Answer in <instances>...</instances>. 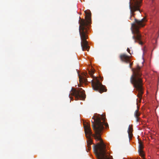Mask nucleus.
Returning <instances> with one entry per match:
<instances>
[{
  "label": "nucleus",
  "mask_w": 159,
  "mask_h": 159,
  "mask_svg": "<svg viewBox=\"0 0 159 159\" xmlns=\"http://www.w3.org/2000/svg\"><path fill=\"white\" fill-rule=\"evenodd\" d=\"M86 20L81 19L80 17L79 20L80 25L79 27V33L81 40V45L83 51L86 50L89 51L90 47L88 45V42L86 39L88 38L87 29L88 25L91 22V13L89 10L85 11Z\"/></svg>",
  "instance_id": "1"
},
{
  "label": "nucleus",
  "mask_w": 159,
  "mask_h": 159,
  "mask_svg": "<svg viewBox=\"0 0 159 159\" xmlns=\"http://www.w3.org/2000/svg\"><path fill=\"white\" fill-rule=\"evenodd\" d=\"M132 71L133 74L130 78V82L133 84L134 87L136 89V91L138 92L137 96L139 99V102H141L143 92L140 67L138 66L136 69H132Z\"/></svg>",
  "instance_id": "2"
},
{
  "label": "nucleus",
  "mask_w": 159,
  "mask_h": 159,
  "mask_svg": "<svg viewBox=\"0 0 159 159\" xmlns=\"http://www.w3.org/2000/svg\"><path fill=\"white\" fill-rule=\"evenodd\" d=\"M135 22L131 24V28L132 33L134 34L132 36L134 43H138L139 44L143 45V42L141 41L142 35L140 33L139 29L145 25V23L147 21L145 17L141 20H138L134 18Z\"/></svg>",
  "instance_id": "3"
},
{
  "label": "nucleus",
  "mask_w": 159,
  "mask_h": 159,
  "mask_svg": "<svg viewBox=\"0 0 159 159\" xmlns=\"http://www.w3.org/2000/svg\"><path fill=\"white\" fill-rule=\"evenodd\" d=\"M132 2H129V7L130 9V16L129 19L132 20V16L135 15L134 12L139 11L140 12V7L141 6V3L142 0H131Z\"/></svg>",
  "instance_id": "4"
},
{
  "label": "nucleus",
  "mask_w": 159,
  "mask_h": 159,
  "mask_svg": "<svg viewBox=\"0 0 159 159\" xmlns=\"http://www.w3.org/2000/svg\"><path fill=\"white\" fill-rule=\"evenodd\" d=\"M89 81L91 82L93 90L98 91L101 93L107 91V89L105 86L103 85L97 78H95L94 81H93V80Z\"/></svg>",
  "instance_id": "5"
},
{
  "label": "nucleus",
  "mask_w": 159,
  "mask_h": 159,
  "mask_svg": "<svg viewBox=\"0 0 159 159\" xmlns=\"http://www.w3.org/2000/svg\"><path fill=\"white\" fill-rule=\"evenodd\" d=\"M82 89V88H80L79 90L72 88L70 95L75 96V100H77L79 99H84L85 98V95L84 93V90H81Z\"/></svg>",
  "instance_id": "6"
},
{
  "label": "nucleus",
  "mask_w": 159,
  "mask_h": 159,
  "mask_svg": "<svg viewBox=\"0 0 159 159\" xmlns=\"http://www.w3.org/2000/svg\"><path fill=\"white\" fill-rule=\"evenodd\" d=\"M120 58L122 61L126 63H129L130 61L129 57L125 54H120Z\"/></svg>",
  "instance_id": "7"
},
{
  "label": "nucleus",
  "mask_w": 159,
  "mask_h": 159,
  "mask_svg": "<svg viewBox=\"0 0 159 159\" xmlns=\"http://www.w3.org/2000/svg\"><path fill=\"white\" fill-rule=\"evenodd\" d=\"M88 77V75L87 73L86 72H84L83 76H79V81L80 82H83L85 84H87L88 81L86 78Z\"/></svg>",
  "instance_id": "8"
},
{
  "label": "nucleus",
  "mask_w": 159,
  "mask_h": 159,
  "mask_svg": "<svg viewBox=\"0 0 159 159\" xmlns=\"http://www.w3.org/2000/svg\"><path fill=\"white\" fill-rule=\"evenodd\" d=\"M139 150L138 152L141 157L144 156V153L142 149L143 148V145L141 142H139Z\"/></svg>",
  "instance_id": "9"
},
{
  "label": "nucleus",
  "mask_w": 159,
  "mask_h": 159,
  "mask_svg": "<svg viewBox=\"0 0 159 159\" xmlns=\"http://www.w3.org/2000/svg\"><path fill=\"white\" fill-rule=\"evenodd\" d=\"M133 131V128L132 127H131L130 125H129V126L128 129V136L129 139H131L132 136V132Z\"/></svg>",
  "instance_id": "10"
},
{
  "label": "nucleus",
  "mask_w": 159,
  "mask_h": 159,
  "mask_svg": "<svg viewBox=\"0 0 159 159\" xmlns=\"http://www.w3.org/2000/svg\"><path fill=\"white\" fill-rule=\"evenodd\" d=\"M94 73V70L92 68L91 69V70H89V74L92 77H93V74Z\"/></svg>",
  "instance_id": "11"
},
{
  "label": "nucleus",
  "mask_w": 159,
  "mask_h": 159,
  "mask_svg": "<svg viewBox=\"0 0 159 159\" xmlns=\"http://www.w3.org/2000/svg\"><path fill=\"white\" fill-rule=\"evenodd\" d=\"M140 115V113L139 112L134 113V115L135 117H139Z\"/></svg>",
  "instance_id": "12"
},
{
  "label": "nucleus",
  "mask_w": 159,
  "mask_h": 159,
  "mask_svg": "<svg viewBox=\"0 0 159 159\" xmlns=\"http://www.w3.org/2000/svg\"><path fill=\"white\" fill-rule=\"evenodd\" d=\"M136 118V121L138 122L139 121V117H135Z\"/></svg>",
  "instance_id": "13"
},
{
  "label": "nucleus",
  "mask_w": 159,
  "mask_h": 159,
  "mask_svg": "<svg viewBox=\"0 0 159 159\" xmlns=\"http://www.w3.org/2000/svg\"><path fill=\"white\" fill-rule=\"evenodd\" d=\"M138 108V107H137ZM139 112V109H137L135 111L134 113H138Z\"/></svg>",
  "instance_id": "14"
},
{
  "label": "nucleus",
  "mask_w": 159,
  "mask_h": 159,
  "mask_svg": "<svg viewBox=\"0 0 159 159\" xmlns=\"http://www.w3.org/2000/svg\"><path fill=\"white\" fill-rule=\"evenodd\" d=\"M127 52H129V53H130V54L131 53H130V49H129V48H128L127 49Z\"/></svg>",
  "instance_id": "15"
},
{
  "label": "nucleus",
  "mask_w": 159,
  "mask_h": 159,
  "mask_svg": "<svg viewBox=\"0 0 159 159\" xmlns=\"http://www.w3.org/2000/svg\"><path fill=\"white\" fill-rule=\"evenodd\" d=\"M132 65V63H130L129 64V67L130 68H131V66Z\"/></svg>",
  "instance_id": "16"
},
{
  "label": "nucleus",
  "mask_w": 159,
  "mask_h": 159,
  "mask_svg": "<svg viewBox=\"0 0 159 159\" xmlns=\"http://www.w3.org/2000/svg\"><path fill=\"white\" fill-rule=\"evenodd\" d=\"M70 98L71 100H73V97H72V98L70 97Z\"/></svg>",
  "instance_id": "17"
},
{
  "label": "nucleus",
  "mask_w": 159,
  "mask_h": 159,
  "mask_svg": "<svg viewBox=\"0 0 159 159\" xmlns=\"http://www.w3.org/2000/svg\"><path fill=\"white\" fill-rule=\"evenodd\" d=\"M144 156L143 157H143V159H145V158L144 157Z\"/></svg>",
  "instance_id": "18"
}]
</instances>
